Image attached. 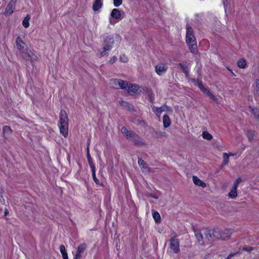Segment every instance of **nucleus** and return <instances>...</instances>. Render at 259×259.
<instances>
[{
  "mask_svg": "<svg viewBox=\"0 0 259 259\" xmlns=\"http://www.w3.org/2000/svg\"><path fill=\"white\" fill-rule=\"evenodd\" d=\"M196 239L203 244H207L210 241L213 240L212 231L207 229L196 230L194 231Z\"/></svg>",
  "mask_w": 259,
  "mask_h": 259,
  "instance_id": "f257e3e1",
  "label": "nucleus"
},
{
  "mask_svg": "<svg viewBox=\"0 0 259 259\" xmlns=\"http://www.w3.org/2000/svg\"><path fill=\"white\" fill-rule=\"evenodd\" d=\"M186 40L192 53L197 52V46L196 38L193 34L192 28L189 25H187Z\"/></svg>",
  "mask_w": 259,
  "mask_h": 259,
  "instance_id": "f03ea898",
  "label": "nucleus"
},
{
  "mask_svg": "<svg viewBox=\"0 0 259 259\" xmlns=\"http://www.w3.org/2000/svg\"><path fill=\"white\" fill-rule=\"evenodd\" d=\"M16 46L18 49L23 54V56L28 60L34 59L33 57V53L27 49V45L22 40L20 37H18L16 39Z\"/></svg>",
  "mask_w": 259,
  "mask_h": 259,
  "instance_id": "7ed1b4c3",
  "label": "nucleus"
},
{
  "mask_svg": "<svg viewBox=\"0 0 259 259\" xmlns=\"http://www.w3.org/2000/svg\"><path fill=\"white\" fill-rule=\"evenodd\" d=\"M232 233V231L230 229H215L212 231L213 239L215 238L226 240L230 237Z\"/></svg>",
  "mask_w": 259,
  "mask_h": 259,
  "instance_id": "20e7f679",
  "label": "nucleus"
},
{
  "mask_svg": "<svg viewBox=\"0 0 259 259\" xmlns=\"http://www.w3.org/2000/svg\"><path fill=\"white\" fill-rule=\"evenodd\" d=\"M114 42V40L113 37L111 36H109L105 39L103 44V51L100 54L101 57L106 55V52L110 50L112 48Z\"/></svg>",
  "mask_w": 259,
  "mask_h": 259,
  "instance_id": "39448f33",
  "label": "nucleus"
},
{
  "mask_svg": "<svg viewBox=\"0 0 259 259\" xmlns=\"http://www.w3.org/2000/svg\"><path fill=\"white\" fill-rule=\"evenodd\" d=\"M122 19L120 11L117 9H113L110 15L109 22L111 24H114Z\"/></svg>",
  "mask_w": 259,
  "mask_h": 259,
  "instance_id": "423d86ee",
  "label": "nucleus"
},
{
  "mask_svg": "<svg viewBox=\"0 0 259 259\" xmlns=\"http://www.w3.org/2000/svg\"><path fill=\"white\" fill-rule=\"evenodd\" d=\"M110 84L112 88L115 89H125L127 85V82L119 79H112L110 81Z\"/></svg>",
  "mask_w": 259,
  "mask_h": 259,
  "instance_id": "0eeeda50",
  "label": "nucleus"
},
{
  "mask_svg": "<svg viewBox=\"0 0 259 259\" xmlns=\"http://www.w3.org/2000/svg\"><path fill=\"white\" fill-rule=\"evenodd\" d=\"M121 132L127 139L132 140L138 144V139H139V137L134 133L131 131H128L125 127H122L121 128Z\"/></svg>",
  "mask_w": 259,
  "mask_h": 259,
  "instance_id": "6e6552de",
  "label": "nucleus"
},
{
  "mask_svg": "<svg viewBox=\"0 0 259 259\" xmlns=\"http://www.w3.org/2000/svg\"><path fill=\"white\" fill-rule=\"evenodd\" d=\"M168 69V65L166 63L160 62L155 66L156 73L159 76L162 75L166 73Z\"/></svg>",
  "mask_w": 259,
  "mask_h": 259,
  "instance_id": "1a4fd4ad",
  "label": "nucleus"
},
{
  "mask_svg": "<svg viewBox=\"0 0 259 259\" xmlns=\"http://www.w3.org/2000/svg\"><path fill=\"white\" fill-rule=\"evenodd\" d=\"M195 84L198 85L201 91L205 94H206L210 99L211 100L217 101H218V99L215 97V96L212 94L208 89L205 88L201 82L199 81H195Z\"/></svg>",
  "mask_w": 259,
  "mask_h": 259,
  "instance_id": "9d476101",
  "label": "nucleus"
},
{
  "mask_svg": "<svg viewBox=\"0 0 259 259\" xmlns=\"http://www.w3.org/2000/svg\"><path fill=\"white\" fill-rule=\"evenodd\" d=\"M169 247L174 253H178L180 251L179 242L178 239L172 237L170 240Z\"/></svg>",
  "mask_w": 259,
  "mask_h": 259,
  "instance_id": "9b49d317",
  "label": "nucleus"
},
{
  "mask_svg": "<svg viewBox=\"0 0 259 259\" xmlns=\"http://www.w3.org/2000/svg\"><path fill=\"white\" fill-rule=\"evenodd\" d=\"M152 110L156 116L159 117L163 112L169 110V107L166 105L162 106L160 107L153 106Z\"/></svg>",
  "mask_w": 259,
  "mask_h": 259,
  "instance_id": "f8f14e48",
  "label": "nucleus"
},
{
  "mask_svg": "<svg viewBox=\"0 0 259 259\" xmlns=\"http://www.w3.org/2000/svg\"><path fill=\"white\" fill-rule=\"evenodd\" d=\"M16 1V0H10L8 5L6 9L5 12V14L11 15L13 13L15 8Z\"/></svg>",
  "mask_w": 259,
  "mask_h": 259,
  "instance_id": "ddd939ff",
  "label": "nucleus"
},
{
  "mask_svg": "<svg viewBox=\"0 0 259 259\" xmlns=\"http://www.w3.org/2000/svg\"><path fill=\"white\" fill-rule=\"evenodd\" d=\"M127 90L129 93H138L141 91V87L136 84H130L127 87Z\"/></svg>",
  "mask_w": 259,
  "mask_h": 259,
  "instance_id": "4468645a",
  "label": "nucleus"
},
{
  "mask_svg": "<svg viewBox=\"0 0 259 259\" xmlns=\"http://www.w3.org/2000/svg\"><path fill=\"white\" fill-rule=\"evenodd\" d=\"M68 124L67 115L65 111L61 110L60 113L59 124Z\"/></svg>",
  "mask_w": 259,
  "mask_h": 259,
  "instance_id": "2eb2a0df",
  "label": "nucleus"
},
{
  "mask_svg": "<svg viewBox=\"0 0 259 259\" xmlns=\"http://www.w3.org/2000/svg\"><path fill=\"white\" fill-rule=\"evenodd\" d=\"M68 124H59L60 132L65 137L68 135Z\"/></svg>",
  "mask_w": 259,
  "mask_h": 259,
  "instance_id": "dca6fc26",
  "label": "nucleus"
},
{
  "mask_svg": "<svg viewBox=\"0 0 259 259\" xmlns=\"http://www.w3.org/2000/svg\"><path fill=\"white\" fill-rule=\"evenodd\" d=\"M193 182L195 184V185L198 186H200L202 188H204L206 187L205 183L196 176L193 177Z\"/></svg>",
  "mask_w": 259,
  "mask_h": 259,
  "instance_id": "f3484780",
  "label": "nucleus"
},
{
  "mask_svg": "<svg viewBox=\"0 0 259 259\" xmlns=\"http://www.w3.org/2000/svg\"><path fill=\"white\" fill-rule=\"evenodd\" d=\"M246 135L249 140V141L251 142L254 141L256 138V133L254 131L250 130L246 132Z\"/></svg>",
  "mask_w": 259,
  "mask_h": 259,
  "instance_id": "a211bd4d",
  "label": "nucleus"
},
{
  "mask_svg": "<svg viewBox=\"0 0 259 259\" xmlns=\"http://www.w3.org/2000/svg\"><path fill=\"white\" fill-rule=\"evenodd\" d=\"M102 7V0H95L93 5V9L94 11L99 10Z\"/></svg>",
  "mask_w": 259,
  "mask_h": 259,
  "instance_id": "6ab92c4d",
  "label": "nucleus"
},
{
  "mask_svg": "<svg viewBox=\"0 0 259 259\" xmlns=\"http://www.w3.org/2000/svg\"><path fill=\"white\" fill-rule=\"evenodd\" d=\"M163 123L165 128L168 127L170 125L171 121L169 116L167 115H164L163 116Z\"/></svg>",
  "mask_w": 259,
  "mask_h": 259,
  "instance_id": "aec40b11",
  "label": "nucleus"
},
{
  "mask_svg": "<svg viewBox=\"0 0 259 259\" xmlns=\"http://www.w3.org/2000/svg\"><path fill=\"white\" fill-rule=\"evenodd\" d=\"M3 131L5 138H6V136L10 135L12 133V130L11 128L7 125L4 126L3 127Z\"/></svg>",
  "mask_w": 259,
  "mask_h": 259,
  "instance_id": "412c9836",
  "label": "nucleus"
},
{
  "mask_svg": "<svg viewBox=\"0 0 259 259\" xmlns=\"http://www.w3.org/2000/svg\"><path fill=\"white\" fill-rule=\"evenodd\" d=\"M60 251L62 254V257L63 259H68L67 252L64 245L60 246Z\"/></svg>",
  "mask_w": 259,
  "mask_h": 259,
  "instance_id": "4be33fe9",
  "label": "nucleus"
},
{
  "mask_svg": "<svg viewBox=\"0 0 259 259\" xmlns=\"http://www.w3.org/2000/svg\"><path fill=\"white\" fill-rule=\"evenodd\" d=\"M228 196L231 199L235 198L237 196V189L233 187L229 193Z\"/></svg>",
  "mask_w": 259,
  "mask_h": 259,
  "instance_id": "5701e85b",
  "label": "nucleus"
},
{
  "mask_svg": "<svg viewBox=\"0 0 259 259\" xmlns=\"http://www.w3.org/2000/svg\"><path fill=\"white\" fill-rule=\"evenodd\" d=\"M237 65L240 68H245L246 67V62L244 59H240L237 62Z\"/></svg>",
  "mask_w": 259,
  "mask_h": 259,
  "instance_id": "b1692460",
  "label": "nucleus"
},
{
  "mask_svg": "<svg viewBox=\"0 0 259 259\" xmlns=\"http://www.w3.org/2000/svg\"><path fill=\"white\" fill-rule=\"evenodd\" d=\"M30 17L29 15H27L22 21V25L25 28H28L29 26V20Z\"/></svg>",
  "mask_w": 259,
  "mask_h": 259,
  "instance_id": "393cba45",
  "label": "nucleus"
},
{
  "mask_svg": "<svg viewBox=\"0 0 259 259\" xmlns=\"http://www.w3.org/2000/svg\"><path fill=\"white\" fill-rule=\"evenodd\" d=\"M87 158L91 168H92V166H95L92 160V157L90 154L89 146L87 147Z\"/></svg>",
  "mask_w": 259,
  "mask_h": 259,
  "instance_id": "a878e982",
  "label": "nucleus"
},
{
  "mask_svg": "<svg viewBox=\"0 0 259 259\" xmlns=\"http://www.w3.org/2000/svg\"><path fill=\"white\" fill-rule=\"evenodd\" d=\"M86 248V245L85 244H82L79 245L77 248L76 253L81 255V253L83 252Z\"/></svg>",
  "mask_w": 259,
  "mask_h": 259,
  "instance_id": "bb28decb",
  "label": "nucleus"
},
{
  "mask_svg": "<svg viewBox=\"0 0 259 259\" xmlns=\"http://www.w3.org/2000/svg\"><path fill=\"white\" fill-rule=\"evenodd\" d=\"M250 111L252 113V114L254 115V118L256 119L258 118V115L259 113L258 110L256 108H253L251 106L249 107Z\"/></svg>",
  "mask_w": 259,
  "mask_h": 259,
  "instance_id": "cd10ccee",
  "label": "nucleus"
},
{
  "mask_svg": "<svg viewBox=\"0 0 259 259\" xmlns=\"http://www.w3.org/2000/svg\"><path fill=\"white\" fill-rule=\"evenodd\" d=\"M202 136L203 139L208 140H210L212 138V136L208 132L206 131L203 132L202 133Z\"/></svg>",
  "mask_w": 259,
  "mask_h": 259,
  "instance_id": "c85d7f7f",
  "label": "nucleus"
},
{
  "mask_svg": "<svg viewBox=\"0 0 259 259\" xmlns=\"http://www.w3.org/2000/svg\"><path fill=\"white\" fill-rule=\"evenodd\" d=\"M229 154L227 153H223V164L226 165L229 163Z\"/></svg>",
  "mask_w": 259,
  "mask_h": 259,
  "instance_id": "c756f323",
  "label": "nucleus"
},
{
  "mask_svg": "<svg viewBox=\"0 0 259 259\" xmlns=\"http://www.w3.org/2000/svg\"><path fill=\"white\" fill-rule=\"evenodd\" d=\"M138 163H139V165L140 166V167L142 168H143V169L146 170L147 168L146 164L143 159H142L141 158H139L138 159Z\"/></svg>",
  "mask_w": 259,
  "mask_h": 259,
  "instance_id": "7c9ffc66",
  "label": "nucleus"
},
{
  "mask_svg": "<svg viewBox=\"0 0 259 259\" xmlns=\"http://www.w3.org/2000/svg\"><path fill=\"white\" fill-rule=\"evenodd\" d=\"M152 216L156 222H159L160 220V215L157 211H154L152 213Z\"/></svg>",
  "mask_w": 259,
  "mask_h": 259,
  "instance_id": "2f4dec72",
  "label": "nucleus"
},
{
  "mask_svg": "<svg viewBox=\"0 0 259 259\" xmlns=\"http://www.w3.org/2000/svg\"><path fill=\"white\" fill-rule=\"evenodd\" d=\"M179 65L180 66L184 73L187 76L189 72V68L188 67L182 63H179Z\"/></svg>",
  "mask_w": 259,
  "mask_h": 259,
  "instance_id": "473e14b6",
  "label": "nucleus"
},
{
  "mask_svg": "<svg viewBox=\"0 0 259 259\" xmlns=\"http://www.w3.org/2000/svg\"><path fill=\"white\" fill-rule=\"evenodd\" d=\"M92 175H93V178L94 181L96 184L99 183V180L97 179L96 177V168L95 166H92V168H91Z\"/></svg>",
  "mask_w": 259,
  "mask_h": 259,
  "instance_id": "72a5a7b5",
  "label": "nucleus"
},
{
  "mask_svg": "<svg viewBox=\"0 0 259 259\" xmlns=\"http://www.w3.org/2000/svg\"><path fill=\"white\" fill-rule=\"evenodd\" d=\"M121 104L122 106L128 108L130 110L133 109V106L126 102L122 101Z\"/></svg>",
  "mask_w": 259,
  "mask_h": 259,
  "instance_id": "f704fd0d",
  "label": "nucleus"
},
{
  "mask_svg": "<svg viewBox=\"0 0 259 259\" xmlns=\"http://www.w3.org/2000/svg\"><path fill=\"white\" fill-rule=\"evenodd\" d=\"M120 60L122 62L126 63L128 62V59L125 55H122L120 56Z\"/></svg>",
  "mask_w": 259,
  "mask_h": 259,
  "instance_id": "c9c22d12",
  "label": "nucleus"
},
{
  "mask_svg": "<svg viewBox=\"0 0 259 259\" xmlns=\"http://www.w3.org/2000/svg\"><path fill=\"white\" fill-rule=\"evenodd\" d=\"M122 3V0H113V4L115 7L120 6Z\"/></svg>",
  "mask_w": 259,
  "mask_h": 259,
  "instance_id": "e433bc0d",
  "label": "nucleus"
},
{
  "mask_svg": "<svg viewBox=\"0 0 259 259\" xmlns=\"http://www.w3.org/2000/svg\"><path fill=\"white\" fill-rule=\"evenodd\" d=\"M255 92L256 94L259 96V80H255Z\"/></svg>",
  "mask_w": 259,
  "mask_h": 259,
  "instance_id": "4c0bfd02",
  "label": "nucleus"
},
{
  "mask_svg": "<svg viewBox=\"0 0 259 259\" xmlns=\"http://www.w3.org/2000/svg\"><path fill=\"white\" fill-rule=\"evenodd\" d=\"M241 179L240 178H238L234 182L233 187L237 189L238 186V185L241 182Z\"/></svg>",
  "mask_w": 259,
  "mask_h": 259,
  "instance_id": "58836bf2",
  "label": "nucleus"
},
{
  "mask_svg": "<svg viewBox=\"0 0 259 259\" xmlns=\"http://www.w3.org/2000/svg\"><path fill=\"white\" fill-rule=\"evenodd\" d=\"M148 97L149 98L150 101L151 102H153L154 101V97H153V94L152 93H149Z\"/></svg>",
  "mask_w": 259,
  "mask_h": 259,
  "instance_id": "ea45409f",
  "label": "nucleus"
},
{
  "mask_svg": "<svg viewBox=\"0 0 259 259\" xmlns=\"http://www.w3.org/2000/svg\"><path fill=\"white\" fill-rule=\"evenodd\" d=\"M116 59H117V58L116 57H115V56L112 57L109 61L110 63H111V64L114 63L116 61Z\"/></svg>",
  "mask_w": 259,
  "mask_h": 259,
  "instance_id": "a19ab883",
  "label": "nucleus"
},
{
  "mask_svg": "<svg viewBox=\"0 0 259 259\" xmlns=\"http://www.w3.org/2000/svg\"><path fill=\"white\" fill-rule=\"evenodd\" d=\"M81 256V254L76 253V254L74 257V259H80Z\"/></svg>",
  "mask_w": 259,
  "mask_h": 259,
  "instance_id": "79ce46f5",
  "label": "nucleus"
},
{
  "mask_svg": "<svg viewBox=\"0 0 259 259\" xmlns=\"http://www.w3.org/2000/svg\"><path fill=\"white\" fill-rule=\"evenodd\" d=\"M236 254V253H230L228 257H227V259H230V258H231L232 256H233L234 255H235Z\"/></svg>",
  "mask_w": 259,
  "mask_h": 259,
  "instance_id": "37998d69",
  "label": "nucleus"
},
{
  "mask_svg": "<svg viewBox=\"0 0 259 259\" xmlns=\"http://www.w3.org/2000/svg\"><path fill=\"white\" fill-rule=\"evenodd\" d=\"M244 250L247 251H250L251 250V248L250 247H244L243 248Z\"/></svg>",
  "mask_w": 259,
  "mask_h": 259,
  "instance_id": "c03bdc74",
  "label": "nucleus"
},
{
  "mask_svg": "<svg viewBox=\"0 0 259 259\" xmlns=\"http://www.w3.org/2000/svg\"><path fill=\"white\" fill-rule=\"evenodd\" d=\"M228 154H229V156H233L236 155V153H231V152H230V153H228Z\"/></svg>",
  "mask_w": 259,
  "mask_h": 259,
  "instance_id": "a18cd8bd",
  "label": "nucleus"
},
{
  "mask_svg": "<svg viewBox=\"0 0 259 259\" xmlns=\"http://www.w3.org/2000/svg\"><path fill=\"white\" fill-rule=\"evenodd\" d=\"M152 197L156 199L158 198V196H157L153 195V196H152Z\"/></svg>",
  "mask_w": 259,
  "mask_h": 259,
  "instance_id": "49530a36",
  "label": "nucleus"
},
{
  "mask_svg": "<svg viewBox=\"0 0 259 259\" xmlns=\"http://www.w3.org/2000/svg\"><path fill=\"white\" fill-rule=\"evenodd\" d=\"M231 73L232 74V75H233V76H235V74H234V73L233 72V71H232V70H231Z\"/></svg>",
  "mask_w": 259,
  "mask_h": 259,
  "instance_id": "de8ad7c7",
  "label": "nucleus"
},
{
  "mask_svg": "<svg viewBox=\"0 0 259 259\" xmlns=\"http://www.w3.org/2000/svg\"><path fill=\"white\" fill-rule=\"evenodd\" d=\"M5 215H6L8 214V212H7V210H5Z\"/></svg>",
  "mask_w": 259,
  "mask_h": 259,
  "instance_id": "09e8293b",
  "label": "nucleus"
},
{
  "mask_svg": "<svg viewBox=\"0 0 259 259\" xmlns=\"http://www.w3.org/2000/svg\"><path fill=\"white\" fill-rule=\"evenodd\" d=\"M256 119L259 120V113H258V118H257Z\"/></svg>",
  "mask_w": 259,
  "mask_h": 259,
  "instance_id": "8fccbe9b",
  "label": "nucleus"
},
{
  "mask_svg": "<svg viewBox=\"0 0 259 259\" xmlns=\"http://www.w3.org/2000/svg\"><path fill=\"white\" fill-rule=\"evenodd\" d=\"M228 68V70L231 72V70H231V69H229V68Z\"/></svg>",
  "mask_w": 259,
  "mask_h": 259,
  "instance_id": "3c124183",
  "label": "nucleus"
}]
</instances>
